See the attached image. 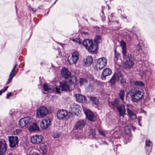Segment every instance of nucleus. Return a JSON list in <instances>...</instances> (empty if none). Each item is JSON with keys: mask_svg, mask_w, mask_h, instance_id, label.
Instances as JSON below:
<instances>
[{"mask_svg": "<svg viewBox=\"0 0 155 155\" xmlns=\"http://www.w3.org/2000/svg\"><path fill=\"white\" fill-rule=\"evenodd\" d=\"M44 90L49 92H52L55 90L54 87L51 85H48L47 84H43Z\"/></svg>", "mask_w": 155, "mask_h": 155, "instance_id": "obj_21", "label": "nucleus"}, {"mask_svg": "<svg viewBox=\"0 0 155 155\" xmlns=\"http://www.w3.org/2000/svg\"><path fill=\"white\" fill-rule=\"evenodd\" d=\"M84 111L87 118L91 121H94L96 120V117L94 114L88 110L84 109Z\"/></svg>", "mask_w": 155, "mask_h": 155, "instance_id": "obj_14", "label": "nucleus"}, {"mask_svg": "<svg viewBox=\"0 0 155 155\" xmlns=\"http://www.w3.org/2000/svg\"><path fill=\"white\" fill-rule=\"evenodd\" d=\"M12 95V93H9L8 94H7L6 98L7 99H8Z\"/></svg>", "mask_w": 155, "mask_h": 155, "instance_id": "obj_48", "label": "nucleus"}, {"mask_svg": "<svg viewBox=\"0 0 155 155\" xmlns=\"http://www.w3.org/2000/svg\"><path fill=\"white\" fill-rule=\"evenodd\" d=\"M28 129L30 131L32 132L34 131L38 130H39V128L37 124L35 123L31 124L29 127Z\"/></svg>", "mask_w": 155, "mask_h": 155, "instance_id": "obj_26", "label": "nucleus"}, {"mask_svg": "<svg viewBox=\"0 0 155 155\" xmlns=\"http://www.w3.org/2000/svg\"><path fill=\"white\" fill-rule=\"evenodd\" d=\"M112 74L111 70L108 68L104 69L103 71L101 76V78L102 80H105L106 77Z\"/></svg>", "mask_w": 155, "mask_h": 155, "instance_id": "obj_18", "label": "nucleus"}, {"mask_svg": "<svg viewBox=\"0 0 155 155\" xmlns=\"http://www.w3.org/2000/svg\"><path fill=\"white\" fill-rule=\"evenodd\" d=\"M134 84L135 85L142 87L145 85L141 81H136L134 82Z\"/></svg>", "mask_w": 155, "mask_h": 155, "instance_id": "obj_32", "label": "nucleus"}, {"mask_svg": "<svg viewBox=\"0 0 155 155\" xmlns=\"http://www.w3.org/2000/svg\"><path fill=\"white\" fill-rule=\"evenodd\" d=\"M8 155H13V154H12L11 153H9V154H8Z\"/></svg>", "mask_w": 155, "mask_h": 155, "instance_id": "obj_59", "label": "nucleus"}, {"mask_svg": "<svg viewBox=\"0 0 155 155\" xmlns=\"http://www.w3.org/2000/svg\"><path fill=\"white\" fill-rule=\"evenodd\" d=\"M3 89H2L0 91V96L2 94L3 92Z\"/></svg>", "mask_w": 155, "mask_h": 155, "instance_id": "obj_55", "label": "nucleus"}, {"mask_svg": "<svg viewBox=\"0 0 155 155\" xmlns=\"http://www.w3.org/2000/svg\"><path fill=\"white\" fill-rule=\"evenodd\" d=\"M51 125V120L49 117L42 120L40 124L41 127L43 130L47 129Z\"/></svg>", "mask_w": 155, "mask_h": 155, "instance_id": "obj_11", "label": "nucleus"}, {"mask_svg": "<svg viewBox=\"0 0 155 155\" xmlns=\"http://www.w3.org/2000/svg\"><path fill=\"white\" fill-rule=\"evenodd\" d=\"M131 128L134 130L135 128L130 125H128L124 127V131L126 134H130Z\"/></svg>", "mask_w": 155, "mask_h": 155, "instance_id": "obj_27", "label": "nucleus"}, {"mask_svg": "<svg viewBox=\"0 0 155 155\" xmlns=\"http://www.w3.org/2000/svg\"><path fill=\"white\" fill-rule=\"evenodd\" d=\"M98 132H99V134L100 135H101L102 136H104L106 135L105 133L104 132H103L101 130H99Z\"/></svg>", "mask_w": 155, "mask_h": 155, "instance_id": "obj_41", "label": "nucleus"}, {"mask_svg": "<svg viewBox=\"0 0 155 155\" xmlns=\"http://www.w3.org/2000/svg\"><path fill=\"white\" fill-rule=\"evenodd\" d=\"M127 111L130 118L134 119L136 118V114L133 111L130 110L129 108H127Z\"/></svg>", "mask_w": 155, "mask_h": 155, "instance_id": "obj_28", "label": "nucleus"}, {"mask_svg": "<svg viewBox=\"0 0 155 155\" xmlns=\"http://www.w3.org/2000/svg\"><path fill=\"white\" fill-rule=\"evenodd\" d=\"M7 150V144L5 140L0 141V155H4Z\"/></svg>", "mask_w": 155, "mask_h": 155, "instance_id": "obj_15", "label": "nucleus"}, {"mask_svg": "<svg viewBox=\"0 0 155 155\" xmlns=\"http://www.w3.org/2000/svg\"><path fill=\"white\" fill-rule=\"evenodd\" d=\"M17 64H15V66L14 67L11 72H14L15 71V70H16V68L17 67Z\"/></svg>", "mask_w": 155, "mask_h": 155, "instance_id": "obj_44", "label": "nucleus"}, {"mask_svg": "<svg viewBox=\"0 0 155 155\" xmlns=\"http://www.w3.org/2000/svg\"><path fill=\"white\" fill-rule=\"evenodd\" d=\"M20 130H16L15 131V133H16L17 134H18L20 132Z\"/></svg>", "mask_w": 155, "mask_h": 155, "instance_id": "obj_50", "label": "nucleus"}, {"mask_svg": "<svg viewBox=\"0 0 155 155\" xmlns=\"http://www.w3.org/2000/svg\"><path fill=\"white\" fill-rule=\"evenodd\" d=\"M107 59L104 57H102L96 60V64L94 65V69L96 70H101L107 64Z\"/></svg>", "mask_w": 155, "mask_h": 155, "instance_id": "obj_4", "label": "nucleus"}, {"mask_svg": "<svg viewBox=\"0 0 155 155\" xmlns=\"http://www.w3.org/2000/svg\"><path fill=\"white\" fill-rule=\"evenodd\" d=\"M80 106L78 104H73L71 105L69 110V113L72 114L77 115L80 111Z\"/></svg>", "mask_w": 155, "mask_h": 155, "instance_id": "obj_12", "label": "nucleus"}, {"mask_svg": "<svg viewBox=\"0 0 155 155\" xmlns=\"http://www.w3.org/2000/svg\"><path fill=\"white\" fill-rule=\"evenodd\" d=\"M101 40V37L99 35H97L95 37L94 39V42L95 44H97L99 43Z\"/></svg>", "mask_w": 155, "mask_h": 155, "instance_id": "obj_31", "label": "nucleus"}, {"mask_svg": "<svg viewBox=\"0 0 155 155\" xmlns=\"http://www.w3.org/2000/svg\"><path fill=\"white\" fill-rule=\"evenodd\" d=\"M79 54L77 51L73 52L71 56H69L68 58V61L70 64H75L79 59Z\"/></svg>", "mask_w": 155, "mask_h": 155, "instance_id": "obj_6", "label": "nucleus"}, {"mask_svg": "<svg viewBox=\"0 0 155 155\" xmlns=\"http://www.w3.org/2000/svg\"><path fill=\"white\" fill-rule=\"evenodd\" d=\"M86 124V121L81 120L77 122L75 125V128L77 129H81L84 127Z\"/></svg>", "mask_w": 155, "mask_h": 155, "instance_id": "obj_17", "label": "nucleus"}, {"mask_svg": "<svg viewBox=\"0 0 155 155\" xmlns=\"http://www.w3.org/2000/svg\"><path fill=\"white\" fill-rule=\"evenodd\" d=\"M88 78L90 80H93L94 77L93 76L91 75H89L88 76Z\"/></svg>", "mask_w": 155, "mask_h": 155, "instance_id": "obj_46", "label": "nucleus"}, {"mask_svg": "<svg viewBox=\"0 0 155 155\" xmlns=\"http://www.w3.org/2000/svg\"><path fill=\"white\" fill-rule=\"evenodd\" d=\"M126 80L125 79L121 78L120 80V82L122 84H124L126 82Z\"/></svg>", "mask_w": 155, "mask_h": 155, "instance_id": "obj_45", "label": "nucleus"}, {"mask_svg": "<svg viewBox=\"0 0 155 155\" xmlns=\"http://www.w3.org/2000/svg\"><path fill=\"white\" fill-rule=\"evenodd\" d=\"M41 8V6H39L38 7V8H39V9H40Z\"/></svg>", "mask_w": 155, "mask_h": 155, "instance_id": "obj_58", "label": "nucleus"}, {"mask_svg": "<svg viewBox=\"0 0 155 155\" xmlns=\"http://www.w3.org/2000/svg\"><path fill=\"white\" fill-rule=\"evenodd\" d=\"M82 33L83 34H84L85 35H87L88 34V33L87 32H82Z\"/></svg>", "mask_w": 155, "mask_h": 155, "instance_id": "obj_54", "label": "nucleus"}, {"mask_svg": "<svg viewBox=\"0 0 155 155\" xmlns=\"http://www.w3.org/2000/svg\"><path fill=\"white\" fill-rule=\"evenodd\" d=\"M8 86H7L5 88V89L3 90V92H5L7 90V88H8Z\"/></svg>", "mask_w": 155, "mask_h": 155, "instance_id": "obj_53", "label": "nucleus"}, {"mask_svg": "<svg viewBox=\"0 0 155 155\" xmlns=\"http://www.w3.org/2000/svg\"><path fill=\"white\" fill-rule=\"evenodd\" d=\"M90 133L91 135L93 137H94L95 135V130L93 129H91L90 130Z\"/></svg>", "mask_w": 155, "mask_h": 155, "instance_id": "obj_40", "label": "nucleus"}, {"mask_svg": "<svg viewBox=\"0 0 155 155\" xmlns=\"http://www.w3.org/2000/svg\"><path fill=\"white\" fill-rule=\"evenodd\" d=\"M83 45L90 53L95 52L97 49V45L93 43L92 40L89 39L84 40L83 42Z\"/></svg>", "mask_w": 155, "mask_h": 155, "instance_id": "obj_3", "label": "nucleus"}, {"mask_svg": "<svg viewBox=\"0 0 155 155\" xmlns=\"http://www.w3.org/2000/svg\"><path fill=\"white\" fill-rule=\"evenodd\" d=\"M117 109L119 111L120 116L124 117L125 114L126 109L125 108L124 105L121 104L120 106L117 107Z\"/></svg>", "mask_w": 155, "mask_h": 155, "instance_id": "obj_25", "label": "nucleus"}, {"mask_svg": "<svg viewBox=\"0 0 155 155\" xmlns=\"http://www.w3.org/2000/svg\"><path fill=\"white\" fill-rule=\"evenodd\" d=\"M67 81H65L63 82H60V85L58 87H55V90L56 92L60 94L61 93V91H65L68 90L69 89V87L67 83Z\"/></svg>", "mask_w": 155, "mask_h": 155, "instance_id": "obj_9", "label": "nucleus"}, {"mask_svg": "<svg viewBox=\"0 0 155 155\" xmlns=\"http://www.w3.org/2000/svg\"><path fill=\"white\" fill-rule=\"evenodd\" d=\"M48 113V109L45 107H41L37 110L36 117L38 118H41L45 117Z\"/></svg>", "mask_w": 155, "mask_h": 155, "instance_id": "obj_5", "label": "nucleus"}, {"mask_svg": "<svg viewBox=\"0 0 155 155\" xmlns=\"http://www.w3.org/2000/svg\"><path fill=\"white\" fill-rule=\"evenodd\" d=\"M119 102V100L118 99H116L114 101L111 102L109 103V105L110 106L111 104L114 107H116L118 105Z\"/></svg>", "mask_w": 155, "mask_h": 155, "instance_id": "obj_34", "label": "nucleus"}, {"mask_svg": "<svg viewBox=\"0 0 155 155\" xmlns=\"http://www.w3.org/2000/svg\"><path fill=\"white\" fill-rule=\"evenodd\" d=\"M32 120V118L29 116L21 118L19 122V125L21 127H23L29 125Z\"/></svg>", "mask_w": 155, "mask_h": 155, "instance_id": "obj_7", "label": "nucleus"}, {"mask_svg": "<svg viewBox=\"0 0 155 155\" xmlns=\"http://www.w3.org/2000/svg\"><path fill=\"white\" fill-rule=\"evenodd\" d=\"M84 64L87 66L90 65L93 61V59L92 57L89 56L87 57L83 61Z\"/></svg>", "mask_w": 155, "mask_h": 155, "instance_id": "obj_24", "label": "nucleus"}, {"mask_svg": "<svg viewBox=\"0 0 155 155\" xmlns=\"http://www.w3.org/2000/svg\"><path fill=\"white\" fill-rule=\"evenodd\" d=\"M16 69L17 71H18V67H17V68H16Z\"/></svg>", "mask_w": 155, "mask_h": 155, "instance_id": "obj_57", "label": "nucleus"}, {"mask_svg": "<svg viewBox=\"0 0 155 155\" xmlns=\"http://www.w3.org/2000/svg\"><path fill=\"white\" fill-rule=\"evenodd\" d=\"M60 136V134L57 132L54 131L53 133L52 136L55 138H57Z\"/></svg>", "mask_w": 155, "mask_h": 155, "instance_id": "obj_35", "label": "nucleus"}, {"mask_svg": "<svg viewBox=\"0 0 155 155\" xmlns=\"http://www.w3.org/2000/svg\"><path fill=\"white\" fill-rule=\"evenodd\" d=\"M132 56L130 54H128L127 56L126 61L124 62V67L126 69H129L134 64V63L132 60Z\"/></svg>", "mask_w": 155, "mask_h": 155, "instance_id": "obj_8", "label": "nucleus"}, {"mask_svg": "<svg viewBox=\"0 0 155 155\" xmlns=\"http://www.w3.org/2000/svg\"><path fill=\"white\" fill-rule=\"evenodd\" d=\"M31 10L33 12H35L36 11V10L35 9H33V8H32L31 7H30Z\"/></svg>", "mask_w": 155, "mask_h": 155, "instance_id": "obj_51", "label": "nucleus"}, {"mask_svg": "<svg viewBox=\"0 0 155 155\" xmlns=\"http://www.w3.org/2000/svg\"><path fill=\"white\" fill-rule=\"evenodd\" d=\"M29 155H40V154L36 152H34L31 154H29Z\"/></svg>", "mask_w": 155, "mask_h": 155, "instance_id": "obj_47", "label": "nucleus"}, {"mask_svg": "<svg viewBox=\"0 0 155 155\" xmlns=\"http://www.w3.org/2000/svg\"><path fill=\"white\" fill-rule=\"evenodd\" d=\"M74 96L75 97L77 101L82 103L87 102L86 97L84 96L79 94H77L74 95Z\"/></svg>", "mask_w": 155, "mask_h": 155, "instance_id": "obj_20", "label": "nucleus"}, {"mask_svg": "<svg viewBox=\"0 0 155 155\" xmlns=\"http://www.w3.org/2000/svg\"><path fill=\"white\" fill-rule=\"evenodd\" d=\"M43 139V137L41 135L35 134L31 136V142L34 144H37L41 143Z\"/></svg>", "mask_w": 155, "mask_h": 155, "instance_id": "obj_10", "label": "nucleus"}, {"mask_svg": "<svg viewBox=\"0 0 155 155\" xmlns=\"http://www.w3.org/2000/svg\"><path fill=\"white\" fill-rule=\"evenodd\" d=\"M15 76V74L14 72H11L9 75V76L11 78H12Z\"/></svg>", "mask_w": 155, "mask_h": 155, "instance_id": "obj_43", "label": "nucleus"}, {"mask_svg": "<svg viewBox=\"0 0 155 155\" xmlns=\"http://www.w3.org/2000/svg\"><path fill=\"white\" fill-rule=\"evenodd\" d=\"M124 94L125 92L124 90H121L119 93V96L121 100L122 101H124Z\"/></svg>", "mask_w": 155, "mask_h": 155, "instance_id": "obj_33", "label": "nucleus"}, {"mask_svg": "<svg viewBox=\"0 0 155 155\" xmlns=\"http://www.w3.org/2000/svg\"><path fill=\"white\" fill-rule=\"evenodd\" d=\"M72 40L74 42H76L78 43L79 44H80L81 43V41L80 40L79 38H76L75 39H73Z\"/></svg>", "mask_w": 155, "mask_h": 155, "instance_id": "obj_37", "label": "nucleus"}, {"mask_svg": "<svg viewBox=\"0 0 155 155\" xmlns=\"http://www.w3.org/2000/svg\"><path fill=\"white\" fill-rule=\"evenodd\" d=\"M127 106L129 108L130 107H132V106L131 105L127 104Z\"/></svg>", "mask_w": 155, "mask_h": 155, "instance_id": "obj_52", "label": "nucleus"}, {"mask_svg": "<svg viewBox=\"0 0 155 155\" xmlns=\"http://www.w3.org/2000/svg\"><path fill=\"white\" fill-rule=\"evenodd\" d=\"M120 46L122 49V52L123 55L124 56L127 55V53L126 50V44L125 42L123 40H121L120 42Z\"/></svg>", "mask_w": 155, "mask_h": 155, "instance_id": "obj_23", "label": "nucleus"}, {"mask_svg": "<svg viewBox=\"0 0 155 155\" xmlns=\"http://www.w3.org/2000/svg\"><path fill=\"white\" fill-rule=\"evenodd\" d=\"M10 114L12 116H17V112L13 110H12L10 111Z\"/></svg>", "mask_w": 155, "mask_h": 155, "instance_id": "obj_39", "label": "nucleus"}, {"mask_svg": "<svg viewBox=\"0 0 155 155\" xmlns=\"http://www.w3.org/2000/svg\"><path fill=\"white\" fill-rule=\"evenodd\" d=\"M8 140L10 147H14L18 145V141L17 136H10L8 137Z\"/></svg>", "mask_w": 155, "mask_h": 155, "instance_id": "obj_13", "label": "nucleus"}, {"mask_svg": "<svg viewBox=\"0 0 155 155\" xmlns=\"http://www.w3.org/2000/svg\"><path fill=\"white\" fill-rule=\"evenodd\" d=\"M68 112L64 110H60L57 112V117L59 120H62L65 117L68 115Z\"/></svg>", "mask_w": 155, "mask_h": 155, "instance_id": "obj_16", "label": "nucleus"}, {"mask_svg": "<svg viewBox=\"0 0 155 155\" xmlns=\"http://www.w3.org/2000/svg\"><path fill=\"white\" fill-rule=\"evenodd\" d=\"M130 92L131 100L134 102H139L143 97V93L137 88H132L130 91Z\"/></svg>", "mask_w": 155, "mask_h": 155, "instance_id": "obj_1", "label": "nucleus"}, {"mask_svg": "<svg viewBox=\"0 0 155 155\" xmlns=\"http://www.w3.org/2000/svg\"><path fill=\"white\" fill-rule=\"evenodd\" d=\"M39 151L41 153L45 155L47 152L46 145L44 143H41L39 145Z\"/></svg>", "mask_w": 155, "mask_h": 155, "instance_id": "obj_22", "label": "nucleus"}, {"mask_svg": "<svg viewBox=\"0 0 155 155\" xmlns=\"http://www.w3.org/2000/svg\"><path fill=\"white\" fill-rule=\"evenodd\" d=\"M122 76L123 75L120 73H119L118 74L115 73L113 75L112 77L108 82L111 84L114 85L116 83L117 78H118V79L119 80L120 79V77H122Z\"/></svg>", "mask_w": 155, "mask_h": 155, "instance_id": "obj_19", "label": "nucleus"}, {"mask_svg": "<svg viewBox=\"0 0 155 155\" xmlns=\"http://www.w3.org/2000/svg\"><path fill=\"white\" fill-rule=\"evenodd\" d=\"M90 100L94 104L97 105L99 104L98 100L95 97H90Z\"/></svg>", "mask_w": 155, "mask_h": 155, "instance_id": "obj_29", "label": "nucleus"}, {"mask_svg": "<svg viewBox=\"0 0 155 155\" xmlns=\"http://www.w3.org/2000/svg\"><path fill=\"white\" fill-rule=\"evenodd\" d=\"M115 58L117 60H118L120 58L119 54L117 53L116 51L115 52Z\"/></svg>", "mask_w": 155, "mask_h": 155, "instance_id": "obj_42", "label": "nucleus"}, {"mask_svg": "<svg viewBox=\"0 0 155 155\" xmlns=\"http://www.w3.org/2000/svg\"><path fill=\"white\" fill-rule=\"evenodd\" d=\"M140 119L138 120V123H139V125H140V126H141V125L140 123Z\"/></svg>", "mask_w": 155, "mask_h": 155, "instance_id": "obj_56", "label": "nucleus"}, {"mask_svg": "<svg viewBox=\"0 0 155 155\" xmlns=\"http://www.w3.org/2000/svg\"><path fill=\"white\" fill-rule=\"evenodd\" d=\"M135 48L138 51H140L141 49V48L140 45L138 44L135 45Z\"/></svg>", "mask_w": 155, "mask_h": 155, "instance_id": "obj_38", "label": "nucleus"}, {"mask_svg": "<svg viewBox=\"0 0 155 155\" xmlns=\"http://www.w3.org/2000/svg\"><path fill=\"white\" fill-rule=\"evenodd\" d=\"M12 78H11V77H10L8 79V81L7 82V83H6V84H9V83L12 81Z\"/></svg>", "mask_w": 155, "mask_h": 155, "instance_id": "obj_49", "label": "nucleus"}, {"mask_svg": "<svg viewBox=\"0 0 155 155\" xmlns=\"http://www.w3.org/2000/svg\"><path fill=\"white\" fill-rule=\"evenodd\" d=\"M152 143L150 141L149 139L147 138L146 140V146L148 147H150Z\"/></svg>", "mask_w": 155, "mask_h": 155, "instance_id": "obj_36", "label": "nucleus"}, {"mask_svg": "<svg viewBox=\"0 0 155 155\" xmlns=\"http://www.w3.org/2000/svg\"><path fill=\"white\" fill-rule=\"evenodd\" d=\"M87 81L86 79L81 78L80 79L79 83L81 86L85 85L87 84Z\"/></svg>", "mask_w": 155, "mask_h": 155, "instance_id": "obj_30", "label": "nucleus"}, {"mask_svg": "<svg viewBox=\"0 0 155 155\" xmlns=\"http://www.w3.org/2000/svg\"><path fill=\"white\" fill-rule=\"evenodd\" d=\"M62 76L66 79H69V82L71 85L74 84L77 81V78L76 76H72L71 72L69 71L68 69L66 68H64L61 71Z\"/></svg>", "mask_w": 155, "mask_h": 155, "instance_id": "obj_2", "label": "nucleus"}]
</instances>
